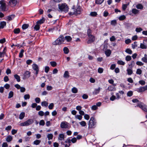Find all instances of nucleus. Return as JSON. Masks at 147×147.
I'll return each mask as SVG.
<instances>
[{"instance_id":"obj_50","label":"nucleus","mask_w":147,"mask_h":147,"mask_svg":"<svg viewBox=\"0 0 147 147\" xmlns=\"http://www.w3.org/2000/svg\"><path fill=\"white\" fill-rule=\"evenodd\" d=\"M54 107V105L53 103H51L49 104L48 106L49 108L50 109H52Z\"/></svg>"},{"instance_id":"obj_7","label":"nucleus","mask_w":147,"mask_h":147,"mask_svg":"<svg viewBox=\"0 0 147 147\" xmlns=\"http://www.w3.org/2000/svg\"><path fill=\"white\" fill-rule=\"evenodd\" d=\"M69 124L66 121H63L61 123L60 127L62 128L67 129L69 127Z\"/></svg>"},{"instance_id":"obj_20","label":"nucleus","mask_w":147,"mask_h":147,"mask_svg":"<svg viewBox=\"0 0 147 147\" xmlns=\"http://www.w3.org/2000/svg\"><path fill=\"white\" fill-rule=\"evenodd\" d=\"M139 10L136 9H133L132 10V13L134 14H138L139 13Z\"/></svg>"},{"instance_id":"obj_45","label":"nucleus","mask_w":147,"mask_h":147,"mask_svg":"<svg viewBox=\"0 0 147 147\" xmlns=\"http://www.w3.org/2000/svg\"><path fill=\"white\" fill-rule=\"evenodd\" d=\"M24 52V51L23 49H22L21 50L19 54V57L21 58L23 57Z\"/></svg>"},{"instance_id":"obj_33","label":"nucleus","mask_w":147,"mask_h":147,"mask_svg":"<svg viewBox=\"0 0 147 147\" xmlns=\"http://www.w3.org/2000/svg\"><path fill=\"white\" fill-rule=\"evenodd\" d=\"M72 92L74 93H76L78 92V90L77 88L73 87L71 89Z\"/></svg>"},{"instance_id":"obj_49","label":"nucleus","mask_w":147,"mask_h":147,"mask_svg":"<svg viewBox=\"0 0 147 147\" xmlns=\"http://www.w3.org/2000/svg\"><path fill=\"white\" fill-rule=\"evenodd\" d=\"M117 63L119 65H124L125 64V62L121 60L118 61Z\"/></svg>"},{"instance_id":"obj_40","label":"nucleus","mask_w":147,"mask_h":147,"mask_svg":"<svg viewBox=\"0 0 147 147\" xmlns=\"http://www.w3.org/2000/svg\"><path fill=\"white\" fill-rule=\"evenodd\" d=\"M75 118L80 120L82 119V116L80 115H76L75 116Z\"/></svg>"},{"instance_id":"obj_32","label":"nucleus","mask_w":147,"mask_h":147,"mask_svg":"<svg viewBox=\"0 0 147 147\" xmlns=\"http://www.w3.org/2000/svg\"><path fill=\"white\" fill-rule=\"evenodd\" d=\"M53 137V135L51 134H48L47 135V137L49 140H52Z\"/></svg>"},{"instance_id":"obj_1","label":"nucleus","mask_w":147,"mask_h":147,"mask_svg":"<svg viewBox=\"0 0 147 147\" xmlns=\"http://www.w3.org/2000/svg\"><path fill=\"white\" fill-rule=\"evenodd\" d=\"M58 7L59 9L61 11L67 12L68 11V7L67 5L65 3L59 4Z\"/></svg>"},{"instance_id":"obj_29","label":"nucleus","mask_w":147,"mask_h":147,"mask_svg":"<svg viewBox=\"0 0 147 147\" xmlns=\"http://www.w3.org/2000/svg\"><path fill=\"white\" fill-rule=\"evenodd\" d=\"M63 50L64 52V53L66 54H68L69 52V50L68 49L67 47H64L63 48Z\"/></svg>"},{"instance_id":"obj_10","label":"nucleus","mask_w":147,"mask_h":147,"mask_svg":"<svg viewBox=\"0 0 147 147\" xmlns=\"http://www.w3.org/2000/svg\"><path fill=\"white\" fill-rule=\"evenodd\" d=\"M32 67L33 69L36 71V74L37 75L39 71L38 67L37 65L35 63H34L32 65Z\"/></svg>"},{"instance_id":"obj_27","label":"nucleus","mask_w":147,"mask_h":147,"mask_svg":"<svg viewBox=\"0 0 147 147\" xmlns=\"http://www.w3.org/2000/svg\"><path fill=\"white\" fill-rule=\"evenodd\" d=\"M6 22L4 21H3L0 23V26L1 28H3L6 25Z\"/></svg>"},{"instance_id":"obj_28","label":"nucleus","mask_w":147,"mask_h":147,"mask_svg":"<svg viewBox=\"0 0 147 147\" xmlns=\"http://www.w3.org/2000/svg\"><path fill=\"white\" fill-rule=\"evenodd\" d=\"M15 17V16L14 15H12L10 16H8L7 18L8 21H10L12 20Z\"/></svg>"},{"instance_id":"obj_8","label":"nucleus","mask_w":147,"mask_h":147,"mask_svg":"<svg viewBox=\"0 0 147 147\" xmlns=\"http://www.w3.org/2000/svg\"><path fill=\"white\" fill-rule=\"evenodd\" d=\"M88 36L89 37V39L87 42L88 43H91L94 41L95 38L94 36L92 35H90Z\"/></svg>"},{"instance_id":"obj_47","label":"nucleus","mask_w":147,"mask_h":147,"mask_svg":"<svg viewBox=\"0 0 147 147\" xmlns=\"http://www.w3.org/2000/svg\"><path fill=\"white\" fill-rule=\"evenodd\" d=\"M127 74L129 75H131L132 74L133 71L131 69H127Z\"/></svg>"},{"instance_id":"obj_38","label":"nucleus","mask_w":147,"mask_h":147,"mask_svg":"<svg viewBox=\"0 0 147 147\" xmlns=\"http://www.w3.org/2000/svg\"><path fill=\"white\" fill-rule=\"evenodd\" d=\"M137 42H135L132 44V47L133 49H135L137 47Z\"/></svg>"},{"instance_id":"obj_51","label":"nucleus","mask_w":147,"mask_h":147,"mask_svg":"<svg viewBox=\"0 0 147 147\" xmlns=\"http://www.w3.org/2000/svg\"><path fill=\"white\" fill-rule=\"evenodd\" d=\"M142 30V29L141 28H137L136 29V31L137 32H140Z\"/></svg>"},{"instance_id":"obj_62","label":"nucleus","mask_w":147,"mask_h":147,"mask_svg":"<svg viewBox=\"0 0 147 147\" xmlns=\"http://www.w3.org/2000/svg\"><path fill=\"white\" fill-rule=\"evenodd\" d=\"M38 114L40 116H42L44 115V113L42 111H40L38 112Z\"/></svg>"},{"instance_id":"obj_56","label":"nucleus","mask_w":147,"mask_h":147,"mask_svg":"<svg viewBox=\"0 0 147 147\" xmlns=\"http://www.w3.org/2000/svg\"><path fill=\"white\" fill-rule=\"evenodd\" d=\"M24 98L25 99H29L30 98V96L29 94H26L24 95Z\"/></svg>"},{"instance_id":"obj_39","label":"nucleus","mask_w":147,"mask_h":147,"mask_svg":"<svg viewBox=\"0 0 147 147\" xmlns=\"http://www.w3.org/2000/svg\"><path fill=\"white\" fill-rule=\"evenodd\" d=\"M125 52L129 54H131L132 53V51L129 49H127L125 51Z\"/></svg>"},{"instance_id":"obj_11","label":"nucleus","mask_w":147,"mask_h":147,"mask_svg":"<svg viewBox=\"0 0 147 147\" xmlns=\"http://www.w3.org/2000/svg\"><path fill=\"white\" fill-rule=\"evenodd\" d=\"M17 3L16 0H11L9 1V5L11 7L15 6Z\"/></svg>"},{"instance_id":"obj_2","label":"nucleus","mask_w":147,"mask_h":147,"mask_svg":"<svg viewBox=\"0 0 147 147\" xmlns=\"http://www.w3.org/2000/svg\"><path fill=\"white\" fill-rule=\"evenodd\" d=\"M96 121L95 119L93 117H91L89 121L88 128H94L96 127Z\"/></svg>"},{"instance_id":"obj_57","label":"nucleus","mask_w":147,"mask_h":147,"mask_svg":"<svg viewBox=\"0 0 147 147\" xmlns=\"http://www.w3.org/2000/svg\"><path fill=\"white\" fill-rule=\"evenodd\" d=\"M142 73V71L141 69H137V71L136 72V73L137 74L140 75Z\"/></svg>"},{"instance_id":"obj_53","label":"nucleus","mask_w":147,"mask_h":147,"mask_svg":"<svg viewBox=\"0 0 147 147\" xmlns=\"http://www.w3.org/2000/svg\"><path fill=\"white\" fill-rule=\"evenodd\" d=\"M131 57L129 55L127 56L125 58V60L127 61H129L131 60Z\"/></svg>"},{"instance_id":"obj_30","label":"nucleus","mask_w":147,"mask_h":147,"mask_svg":"<svg viewBox=\"0 0 147 147\" xmlns=\"http://www.w3.org/2000/svg\"><path fill=\"white\" fill-rule=\"evenodd\" d=\"M59 26H57V27H54L53 28H50L48 30V31L50 32H52L53 30H57L58 29V28H59Z\"/></svg>"},{"instance_id":"obj_52","label":"nucleus","mask_w":147,"mask_h":147,"mask_svg":"<svg viewBox=\"0 0 147 147\" xmlns=\"http://www.w3.org/2000/svg\"><path fill=\"white\" fill-rule=\"evenodd\" d=\"M103 69L101 67L99 68L98 69V72L100 74L102 73L103 72Z\"/></svg>"},{"instance_id":"obj_48","label":"nucleus","mask_w":147,"mask_h":147,"mask_svg":"<svg viewBox=\"0 0 147 147\" xmlns=\"http://www.w3.org/2000/svg\"><path fill=\"white\" fill-rule=\"evenodd\" d=\"M133 94V92L131 91H128L127 93V96L129 97L131 96Z\"/></svg>"},{"instance_id":"obj_24","label":"nucleus","mask_w":147,"mask_h":147,"mask_svg":"<svg viewBox=\"0 0 147 147\" xmlns=\"http://www.w3.org/2000/svg\"><path fill=\"white\" fill-rule=\"evenodd\" d=\"M14 76L17 82H20V77L17 74H15L14 75Z\"/></svg>"},{"instance_id":"obj_3","label":"nucleus","mask_w":147,"mask_h":147,"mask_svg":"<svg viewBox=\"0 0 147 147\" xmlns=\"http://www.w3.org/2000/svg\"><path fill=\"white\" fill-rule=\"evenodd\" d=\"M65 40V39L62 35H61L54 42L53 44L54 45H60L63 43Z\"/></svg>"},{"instance_id":"obj_5","label":"nucleus","mask_w":147,"mask_h":147,"mask_svg":"<svg viewBox=\"0 0 147 147\" xmlns=\"http://www.w3.org/2000/svg\"><path fill=\"white\" fill-rule=\"evenodd\" d=\"M0 11H7V10L6 7V3L4 1L1 0L0 1Z\"/></svg>"},{"instance_id":"obj_36","label":"nucleus","mask_w":147,"mask_h":147,"mask_svg":"<svg viewBox=\"0 0 147 147\" xmlns=\"http://www.w3.org/2000/svg\"><path fill=\"white\" fill-rule=\"evenodd\" d=\"M126 18L125 16L124 15H122L120 16L119 18V19L120 21H122L124 20Z\"/></svg>"},{"instance_id":"obj_12","label":"nucleus","mask_w":147,"mask_h":147,"mask_svg":"<svg viewBox=\"0 0 147 147\" xmlns=\"http://www.w3.org/2000/svg\"><path fill=\"white\" fill-rule=\"evenodd\" d=\"M64 135L63 134H61L59 135L58 139L59 140H62L64 139Z\"/></svg>"},{"instance_id":"obj_23","label":"nucleus","mask_w":147,"mask_h":147,"mask_svg":"<svg viewBox=\"0 0 147 147\" xmlns=\"http://www.w3.org/2000/svg\"><path fill=\"white\" fill-rule=\"evenodd\" d=\"M12 139V137L11 136H8L6 138V141L8 142L11 141Z\"/></svg>"},{"instance_id":"obj_6","label":"nucleus","mask_w":147,"mask_h":147,"mask_svg":"<svg viewBox=\"0 0 147 147\" xmlns=\"http://www.w3.org/2000/svg\"><path fill=\"white\" fill-rule=\"evenodd\" d=\"M137 106L139 107L144 111L147 112V106L144 103L141 102H139Z\"/></svg>"},{"instance_id":"obj_34","label":"nucleus","mask_w":147,"mask_h":147,"mask_svg":"<svg viewBox=\"0 0 147 147\" xmlns=\"http://www.w3.org/2000/svg\"><path fill=\"white\" fill-rule=\"evenodd\" d=\"M90 15L92 16L95 17L97 15V14L95 11L91 12L90 13Z\"/></svg>"},{"instance_id":"obj_55","label":"nucleus","mask_w":147,"mask_h":147,"mask_svg":"<svg viewBox=\"0 0 147 147\" xmlns=\"http://www.w3.org/2000/svg\"><path fill=\"white\" fill-rule=\"evenodd\" d=\"M111 24L112 25L115 26L117 24V22L116 20H113L111 21Z\"/></svg>"},{"instance_id":"obj_9","label":"nucleus","mask_w":147,"mask_h":147,"mask_svg":"<svg viewBox=\"0 0 147 147\" xmlns=\"http://www.w3.org/2000/svg\"><path fill=\"white\" fill-rule=\"evenodd\" d=\"M31 73L29 71H26L24 73V76L23 78V79L28 78L30 76Z\"/></svg>"},{"instance_id":"obj_60","label":"nucleus","mask_w":147,"mask_h":147,"mask_svg":"<svg viewBox=\"0 0 147 147\" xmlns=\"http://www.w3.org/2000/svg\"><path fill=\"white\" fill-rule=\"evenodd\" d=\"M136 64L137 65L140 66H142L144 65V63L140 61H138L136 62Z\"/></svg>"},{"instance_id":"obj_31","label":"nucleus","mask_w":147,"mask_h":147,"mask_svg":"<svg viewBox=\"0 0 147 147\" xmlns=\"http://www.w3.org/2000/svg\"><path fill=\"white\" fill-rule=\"evenodd\" d=\"M48 105V103L46 101H43L41 102V105L43 107H47Z\"/></svg>"},{"instance_id":"obj_61","label":"nucleus","mask_w":147,"mask_h":147,"mask_svg":"<svg viewBox=\"0 0 147 147\" xmlns=\"http://www.w3.org/2000/svg\"><path fill=\"white\" fill-rule=\"evenodd\" d=\"M35 100L36 102L37 103H39L40 101V98L38 97L36 98L35 99Z\"/></svg>"},{"instance_id":"obj_63","label":"nucleus","mask_w":147,"mask_h":147,"mask_svg":"<svg viewBox=\"0 0 147 147\" xmlns=\"http://www.w3.org/2000/svg\"><path fill=\"white\" fill-rule=\"evenodd\" d=\"M32 60L28 59L26 61V63L27 65H30L32 63Z\"/></svg>"},{"instance_id":"obj_64","label":"nucleus","mask_w":147,"mask_h":147,"mask_svg":"<svg viewBox=\"0 0 147 147\" xmlns=\"http://www.w3.org/2000/svg\"><path fill=\"white\" fill-rule=\"evenodd\" d=\"M49 67L46 66L45 67V71L46 73H47L48 72V71H49Z\"/></svg>"},{"instance_id":"obj_59","label":"nucleus","mask_w":147,"mask_h":147,"mask_svg":"<svg viewBox=\"0 0 147 147\" xmlns=\"http://www.w3.org/2000/svg\"><path fill=\"white\" fill-rule=\"evenodd\" d=\"M87 33L88 36H89L90 35H92V31L90 29H88L87 31Z\"/></svg>"},{"instance_id":"obj_19","label":"nucleus","mask_w":147,"mask_h":147,"mask_svg":"<svg viewBox=\"0 0 147 147\" xmlns=\"http://www.w3.org/2000/svg\"><path fill=\"white\" fill-rule=\"evenodd\" d=\"M25 113L24 112H21L19 115V118L20 119H23L25 117Z\"/></svg>"},{"instance_id":"obj_22","label":"nucleus","mask_w":147,"mask_h":147,"mask_svg":"<svg viewBox=\"0 0 147 147\" xmlns=\"http://www.w3.org/2000/svg\"><path fill=\"white\" fill-rule=\"evenodd\" d=\"M45 19L43 18L38 20L36 22V24L39 25L45 22Z\"/></svg>"},{"instance_id":"obj_58","label":"nucleus","mask_w":147,"mask_h":147,"mask_svg":"<svg viewBox=\"0 0 147 147\" xmlns=\"http://www.w3.org/2000/svg\"><path fill=\"white\" fill-rule=\"evenodd\" d=\"M71 140H70L69 138H67L66 140L65 141L66 143L69 144V146L70 145V143L71 142Z\"/></svg>"},{"instance_id":"obj_15","label":"nucleus","mask_w":147,"mask_h":147,"mask_svg":"<svg viewBox=\"0 0 147 147\" xmlns=\"http://www.w3.org/2000/svg\"><path fill=\"white\" fill-rule=\"evenodd\" d=\"M136 8L138 9L142 10L144 7L143 5L141 4H138L136 5Z\"/></svg>"},{"instance_id":"obj_21","label":"nucleus","mask_w":147,"mask_h":147,"mask_svg":"<svg viewBox=\"0 0 147 147\" xmlns=\"http://www.w3.org/2000/svg\"><path fill=\"white\" fill-rule=\"evenodd\" d=\"M41 142V141L40 140H36L34 141L33 142V144L35 145H39Z\"/></svg>"},{"instance_id":"obj_46","label":"nucleus","mask_w":147,"mask_h":147,"mask_svg":"<svg viewBox=\"0 0 147 147\" xmlns=\"http://www.w3.org/2000/svg\"><path fill=\"white\" fill-rule=\"evenodd\" d=\"M80 125L82 127H84L86 125V123L85 121H82L80 122Z\"/></svg>"},{"instance_id":"obj_54","label":"nucleus","mask_w":147,"mask_h":147,"mask_svg":"<svg viewBox=\"0 0 147 147\" xmlns=\"http://www.w3.org/2000/svg\"><path fill=\"white\" fill-rule=\"evenodd\" d=\"M50 63L51 65L53 67H55L57 65V63L55 61L51 62Z\"/></svg>"},{"instance_id":"obj_35","label":"nucleus","mask_w":147,"mask_h":147,"mask_svg":"<svg viewBox=\"0 0 147 147\" xmlns=\"http://www.w3.org/2000/svg\"><path fill=\"white\" fill-rule=\"evenodd\" d=\"M81 13V11L80 9V8H78L76 9V10L75 12L74 13V14H80Z\"/></svg>"},{"instance_id":"obj_18","label":"nucleus","mask_w":147,"mask_h":147,"mask_svg":"<svg viewBox=\"0 0 147 147\" xmlns=\"http://www.w3.org/2000/svg\"><path fill=\"white\" fill-rule=\"evenodd\" d=\"M69 77V73L67 71H65L63 75V77L65 78H68Z\"/></svg>"},{"instance_id":"obj_26","label":"nucleus","mask_w":147,"mask_h":147,"mask_svg":"<svg viewBox=\"0 0 147 147\" xmlns=\"http://www.w3.org/2000/svg\"><path fill=\"white\" fill-rule=\"evenodd\" d=\"M145 43L143 41V43H141L140 45V47L142 49H146L147 48V47L145 44Z\"/></svg>"},{"instance_id":"obj_4","label":"nucleus","mask_w":147,"mask_h":147,"mask_svg":"<svg viewBox=\"0 0 147 147\" xmlns=\"http://www.w3.org/2000/svg\"><path fill=\"white\" fill-rule=\"evenodd\" d=\"M34 121L33 120L29 119L24 122L21 123L20 125L22 126H28L32 124Z\"/></svg>"},{"instance_id":"obj_14","label":"nucleus","mask_w":147,"mask_h":147,"mask_svg":"<svg viewBox=\"0 0 147 147\" xmlns=\"http://www.w3.org/2000/svg\"><path fill=\"white\" fill-rule=\"evenodd\" d=\"M141 60L146 63H147V55L146 54L144 55V57L142 58Z\"/></svg>"},{"instance_id":"obj_16","label":"nucleus","mask_w":147,"mask_h":147,"mask_svg":"<svg viewBox=\"0 0 147 147\" xmlns=\"http://www.w3.org/2000/svg\"><path fill=\"white\" fill-rule=\"evenodd\" d=\"M64 38L65 39V40L68 42L71 41L72 40V38L71 37L69 36H66Z\"/></svg>"},{"instance_id":"obj_44","label":"nucleus","mask_w":147,"mask_h":147,"mask_svg":"<svg viewBox=\"0 0 147 147\" xmlns=\"http://www.w3.org/2000/svg\"><path fill=\"white\" fill-rule=\"evenodd\" d=\"M13 92L12 91H10L9 94L8 98H10L12 97L13 96Z\"/></svg>"},{"instance_id":"obj_43","label":"nucleus","mask_w":147,"mask_h":147,"mask_svg":"<svg viewBox=\"0 0 147 147\" xmlns=\"http://www.w3.org/2000/svg\"><path fill=\"white\" fill-rule=\"evenodd\" d=\"M34 28L36 31L38 30L40 28L39 25L36 24L34 27Z\"/></svg>"},{"instance_id":"obj_37","label":"nucleus","mask_w":147,"mask_h":147,"mask_svg":"<svg viewBox=\"0 0 147 147\" xmlns=\"http://www.w3.org/2000/svg\"><path fill=\"white\" fill-rule=\"evenodd\" d=\"M28 26L29 25L28 24H24L22 25V28L23 29L25 30L27 28Z\"/></svg>"},{"instance_id":"obj_13","label":"nucleus","mask_w":147,"mask_h":147,"mask_svg":"<svg viewBox=\"0 0 147 147\" xmlns=\"http://www.w3.org/2000/svg\"><path fill=\"white\" fill-rule=\"evenodd\" d=\"M100 90V88L99 87L97 89H95L93 92V94H94L96 95L98 94Z\"/></svg>"},{"instance_id":"obj_41","label":"nucleus","mask_w":147,"mask_h":147,"mask_svg":"<svg viewBox=\"0 0 147 147\" xmlns=\"http://www.w3.org/2000/svg\"><path fill=\"white\" fill-rule=\"evenodd\" d=\"M104 1V0H96L95 3L97 4H100L103 2Z\"/></svg>"},{"instance_id":"obj_25","label":"nucleus","mask_w":147,"mask_h":147,"mask_svg":"<svg viewBox=\"0 0 147 147\" xmlns=\"http://www.w3.org/2000/svg\"><path fill=\"white\" fill-rule=\"evenodd\" d=\"M137 91L139 92H142L145 91L143 87H141L138 88L137 89Z\"/></svg>"},{"instance_id":"obj_42","label":"nucleus","mask_w":147,"mask_h":147,"mask_svg":"<svg viewBox=\"0 0 147 147\" xmlns=\"http://www.w3.org/2000/svg\"><path fill=\"white\" fill-rule=\"evenodd\" d=\"M20 29L19 28L15 29L13 30V32L15 34H18L20 33Z\"/></svg>"},{"instance_id":"obj_17","label":"nucleus","mask_w":147,"mask_h":147,"mask_svg":"<svg viewBox=\"0 0 147 147\" xmlns=\"http://www.w3.org/2000/svg\"><path fill=\"white\" fill-rule=\"evenodd\" d=\"M111 51L110 49H107L105 52V54L107 57H109L111 53Z\"/></svg>"}]
</instances>
